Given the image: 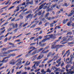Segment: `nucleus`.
I'll list each match as a JSON object with an SVG mask.
<instances>
[{
  "mask_svg": "<svg viewBox=\"0 0 74 74\" xmlns=\"http://www.w3.org/2000/svg\"><path fill=\"white\" fill-rule=\"evenodd\" d=\"M49 24V22H48L47 23H46L45 25V26H47V25H48Z\"/></svg>",
  "mask_w": 74,
  "mask_h": 74,
  "instance_id": "obj_39",
  "label": "nucleus"
},
{
  "mask_svg": "<svg viewBox=\"0 0 74 74\" xmlns=\"http://www.w3.org/2000/svg\"><path fill=\"white\" fill-rule=\"evenodd\" d=\"M11 52L10 50H8L7 52L2 53V55H4L3 56H1V57H4V56H8V53H10Z\"/></svg>",
  "mask_w": 74,
  "mask_h": 74,
  "instance_id": "obj_1",
  "label": "nucleus"
},
{
  "mask_svg": "<svg viewBox=\"0 0 74 74\" xmlns=\"http://www.w3.org/2000/svg\"><path fill=\"white\" fill-rule=\"evenodd\" d=\"M67 21H68V19H64L63 21V24H65L66 23H67Z\"/></svg>",
  "mask_w": 74,
  "mask_h": 74,
  "instance_id": "obj_14",
  "label": "nucleus"
},
{
  "mask_svg": "<svg viewBox=\"0 0 74 74\" xmlns=\"http://www.w3.org/2000/svg\"><path fill=\"white\" fill-rule=\"evenodd\" d=\"M36 26V25L34 24L32 26H31L30 27V28H33V27H34Z\"/></svg>",
  "mask_w": 74,
  "mask_h": 74,
  "instance_id": "obj_41",
  "label": "nucleus"
},
{
  "mask_svg": "<svg viewBox=\"0 0 74 74\" xmlns=\"http://www.w3.org/2000/svg\"><path fill=\"white\" fill-rule=\"evenodd\" d=\"M20 8H21V9H22L23 10H24L25 9V7H21Z\"/></svg>",
  "mask_w": 74,
  "mask_h": 74,
  "instance_id": "obj_60",
  "label": "nucleus"
},
{
  "mask_svg": "<svg viewBox=\"0 0 74 74\" xmlns=\"http://www.w3.org/2000/svg\"><path fill=\"white\" fill-rule=\"evenodd\" d=\"M53 35L52 34L47 35L45 36V38H47L46 39V40H49L51 38H53Z\"/></svg>",
  "mask_w": 74,
  "mask_h": 74,
  "instance_id": "obj_2",
  "label": "nucleus"
},
{
  "mask_svg": "<svg viewBox=\"0 0 74 74\" xmlns=\"http://www.w3.org/2000/svg\"><path fill=\"white\" fill-rule=\"evenodd\" d=\"M46 40H46V39H44L41 42H45V41H46Z\"/></svg>",
  "mask_w": 74,
  "mask_h": 74,
  "instance_id": "obj_47",
  "label": "nucleus"
},
{
  "mask_svg": "<svg viewBox=\"0 0 74 74\" xmlns=\"http://www.w3.org/2000/svg\"><path fill=\"white\" fill-rule=\"evenodd\" d=\"M26 4V2H24L22 4V5H25Z\"/></svg>",
  "mask_w": 74,
  "mask_h": 74,
  "instance_id": "obj_56",
  "label": "nucleus"
},
{
  "mask_svg": "<svg viewBox=\"0 0 74 74\" xmlns=\"http://www.w3.org/2000/svg\"><path fill=\"white\" fill-rule=\"evenodd\" d=\"M15 56V54H10L9 56L7 57V58H10L11 56Z\"/></svg>",
  "mask_w": 74,
  "mask_h": 74,
  "instance_id": "obj_11",
  "label": "nucleus"
},
{
  "mask_svg": "<svg viewBox=\"0 0 74 74\" xmlns=\"http://www.w3.org/2000/svg\"><path fill=\"white\" fill-rule=\"evenodd\" d=\"M47 73H51V71L49 69V68H48L47 69L46 71Z\"/></svg>",
  "mask_w": 74,
  "mask_h": 74,
  "instance_id": "obj_22",
  "label": "nucleus"
},
{
  "mask_svg": "<svg viewBox=\"0 0 74 74\" xmlns=\"http://www.w3.org/2000/svg\"><path fill=\"white\" fill-rule=\"evenodd\" d=\"M5 29H4L3 31H2V32H1V33L0 34H3V33H4V32H5Z\"/></svg>",
  "mask_w": 74,
  "mask_h": 74,
  "instance_id": "obj_37",
  "label": "nucleus"
},
{
  "mask_svg": "<svg viewBox=\"0 0 74 74\" xmlns=\"http://www.w3.org/2000/svg\"><path fill=\"white\" fill-rule=\"evenodd\" d=\"M70 60V58H68L66 59V62H67L68 60Z\"/></svg>",
  "mask_w": 74,
  "mask_h": 74,
  "instance_id": "obj_61",
  "label": "nucleus"
},
{
  "mask_svg": "<svg viewBox=\"0 0 74 74\" xmlns=\"http://www.w3.org/2000/svg\"><path fill=\"white\" fill-rule=\"evenodd\" d=\"M49 52V50H47L45 51L43 53H47V52Z\"/></svg>",
  "mask_w": 74,
  "mask_h": 74,
  "instance_id": "obj_33",
  "label": "nucleus"
},
{
  "mask_svg": "<svg viewBox=\"0 0 74 74\" xmlns=\"http://www.w3.org/2000/svg\"><path fill=\"white\" fill-rule=\"evenodd\" d=\"M10 26H12V29H15V24L13 23H10L9 24Z\"/></svg>",
  "mask_w": 74,
  "mask_h": 74,
  "instance_id": "obj_9",
  "label": "nucleus"
},
{
  "mask_svg": "<svg viewBox=\"0 0 74 74\" xmlns=\"http://www.w3.org/2000/svg\"><path fill=\"white\" fill-rule=\"evenodd\" d=\"M43 7H44V5L43 4L42 5H41L40 7L38 9V10L39 11L40 10H41L42 8H43Z\"/></svg>",
  "mask_w": 74,
  "mask_h": 74,
  "instance_id": "obj_18",
  "label": "nucleus"
},
{
  "mask_svg": "<svg viewBox=\"0 0 74 74\" xmlns=\"http://www.w3.org/2000/svg\"><path fill=\"white\" fill-rule=\"evenodd\" d=\"M29 19H32V18L33 17V15H32L31 14H29L26 16V18L27 19H28V18H29Z\"/></svg>",
  "mask_w": 74,
  "mask_h": 74,
  "instance_id": "obj_6",
  "label": "nucleus"
},
{
  "mask_svg": "<svg viewBox=\"0 0 74 74\" xmlns=\"http://www.w3.org/2000/svg\"><path fill=\"white\" fill-rule=\"evenodd\" d=\"M54 24V23H51L50 24V27H53V25Z\"/></svg>",
  "mask_w": 74,
  "mask_h": 74,
  "instance_id": "obj_30",
  "label": "nucleus"
},
{
  "mask_svg": "<svg viewBox=\"0 0 74 74\" xmlns=\"http://www.w3.org/2000/svg\"><path fill=\"white\" fill-rule=\"evenodd\" d=\"M74 67L73 66H72L71 67V69H69V73H70L71 74H74V71H72V70L73 69Z\"/></svg>",
  "mask_w": 74,
  "mask_h": 74,
  "instance_id": "obj_8",
  "label": "nucleus"
},
{
  "mask_svg": "<svg viewBox=\"0 0 74 74\" xmlns=\"http://www.w3.org/2000/svg\"><path fill=\"white\" fill-rule=\"evenodd\" d=\"M43 17V15H42L39 18V19H40V21H44V22H47V21L45 19V18H42Z\"/></svg>",
  "mask_w": 74,
  "mask_h": 74,
  "instance_id": "obj_5",
  "label": "nucleus"
},
{
  "mask_svg": "<svg viewBox=\"0 0 74 74\" xmlns=\"http://www.w3.org/2000/svg\"><path fill=\"white\" fill-rule=\"evenodd\" d=\"M72 60H73V58H71L70 59L69 62H68L67 63H68L69 64L71 62V64H72V63H73V62H71Z\"/></svg>",
  "mask_w": 74,
  "mask_h": 74,
  "instance_id": "obj_19",
  "label": "nucleus"
},
{
  "mask_svg": "<svg viewBox=\"0 0 74 74\" xmlns=\"http://www.w3.org/2000/svg\"><path fill=\"white\" fill-rule=\"evenodd\" d=\"M60 71L61 72H64V70H60Z\"/></svg>",
  "mask_w": 74,
  "mask_h": 74,
  "instance_id": "obj_64",
  "label": "nucleus"
},
{
  "mask_svg": "<svg viewBox=\"0 0 74 74\" xmlns=\"http://www.w3.org/2000/svg\"><path fill=\"white\" fill-rule=\"evenodd\" d=\"M70 53L71 52L70 51V50H69L66 52V53H68V55H69Z\"/></svg>",
  "mask_w": 74,
  "mask_h": 74,
  "instance_id": "obj_25",
  "label": "nucleus"
},
{
  "mask_svg": "<svg viewBox=\"0 0 74 74\" xmlns=\"http://www.w3.org/2000/svg\"><path fill=\"white\" fill-rule=\"evenodd\" d=\"M19 10V9H17L16 10H15L14 11V12H18V11Z\"/></svg>",
  "mask_w": 74,
  "mask_h": 74,
  "instance_id": "obj_43",
  "label": "nucleus"
},
{
  "mask_svg": "<svg viewBox=\"0 0 74 74\" xmlns=\"http://www.w3.org/2000/svg\"><path fill=\"white\" fill-rule=\"evenodd\" d=\"M35 38V37H32L30 38V40H33V39H34V38Z\"/></svg>",
  "mask_w": 74,
  "mask_h": 74,
  "instance_id": "obj_35",
  "label": "nucleus"
},
{
  "mask_svg": "<svg viewBox=\"0 0 74 74\" xmlns=\"http://www.w3.org/2000/svg\"><path fill=\"white\" fill-rule=\"evenodd\" d=\"M55 59H56V56H55L52 60H51L48 61L47 62L48 63H49L51 62H52L53 60H54V59L55 60Z\"/></svg>",
  "mask_w": 74,
  "mask_h": 74,
  "instance_id": "obj_16",
  "label": "nucleus"
},
{
  "mask_svg": "<svg viewBox=\"0 0 74 74\" xmlns=\"http://www.w3.org/2000/svg\"><path fill=\"white\" fill-rule=\"evenodd\" d=\"M10 52H13V51H17V49H13V50H10Z\"/></svg>",
  "mask_w": 74,
  "mask_h": 74,
  "instance_id": "obj_46",
  "label": "nucleus"
},
{
  "mask_svg": "<svg viewBox=\"0 0 74 74\" xmlns=\"http://www.w3.org/2000/svg\"><path fill=\"white\" fill-rule=\"evenodd\" d=\"M44 57V56L42 54H41L40 56L37 58V59H40L41 58H42V57Z\"/></svg>",
  "mask_w": 74,
  "mask_h": 74,
  "instance_id": "obj_15",
  "label": "nucleus"
},
{
  "mask_svg": "<svg viewBox=\"0 0 74 74\" xmlns=\"http://www.w3.org/2000/svg\"><path fill=\"white\" fill-rule=\"evenodd\" d=\"M15 61L14 59L12 60H11L10 62V64H12V65H14L15 64L14 62Z\"/></svg>",
  "mask_w": 74,
  "mask_h": 74,
  "instance_id": "obj_10",
  "label": "nucleus"
},
{
  "mask_svg": "<svg viewBox=\"0 0 74 74\" xmlns=\"http://www.w3.org/2000/svg\"><path fill=\"white\" fill-rule=\"evenodd\" d=\"M47 7H48V6H47V5H45V6H44L43 9H45V8H47Z\"/></svg>",
  "mask_w": 74,
  "mask_h": 74,
  "instance_id": "obj_59",
  "label": "nucleus"
},
{
  "mask_svg": "<svg viewBox=\"0 0 74 74\" xmlns=\"http://www.w3.org/2000/svg\"><path fill=\"white\" fill-rule=\"evenodd\" d=\"M71 12H72V15L74 14V10H72Z\"/></svg>",
  "mask_w": 74,
  "mask_h": 74,
  "instance_id": "obj_62",
  "label": "nucleus"
},
{
  "mask_svg": "<svg viewBox=\"0 0 74 74\" xmlns=\"http://www.w3.org/2000/svg\"><path fill=\"white\" fill-rule=\"evenodd\" d=\"M21 74V71L17 72L16 73V74Z\"/></svg>",
  "mask_w": 74,
  "mask_h": 74,
  "instance_id": "obj_42",
  "label": "nucleus"
},
{
  "mask_svg": "<svg viewBox=\"0 0 74 74\" xmlns=\"http://www.w3.org/2000/svg\"><path fill=\"white\" fill-rule=\"evenodd\" d=\"M36 43H33L30 44V45H35Z\"/></svg>",
  "mask_w": 74,
  "mask_h": 74,
  "instance_id": "obj_57",
  "label": "nucleus"
},
{
  "mask_svg": "<svg viewBox=\"0 0 74 74\" xmlns=\"http://www.w3.org/2000/svg\"><path fill=\"white\" fill-rule=\"evenodd\" d=\"M35 69H37V67H36V64H34L33 66L32 67V68H34Z\"/></svg>",
  "mask_w": 74,
  "mask_h": 74,
  "instance_id": "obj_27",
  "label": "nucleus"
},
{
  "mask_svg": "<svg viewBox=\"0 0 74 74\" xmlns=\"http://www.w3.org/2000/svg\"><path fill=\"white\" fill-rule=\"evenodd\" d=\"M18 24H16L15 27L16 28V27H18Z\"/></svg>",
  "mask_w": 74,
  "mask_h": 74,
  "instance_id": "obj_63",
  "label": "nucleus"
},
{
  "mask_svg": "<svg viewBox=\"0 0 74 74\" xmlns=\"http://www.w3.org/2000/svg\"><path fill=\"white\" fill-rule=\"evenodd\" d=\"M28 62H29V61H27L25 63V66H28L29 65V64H30V63L29 62V63L27 64V63H28Z\"/></svg>",
  "mask_w": 74,
  "mask_h": 74,
  "instance_id": "obj_21",
  "label": "nucleus"
},
{
  "mask_svg": "<svg viewBox=\"0 0 74 74\" xmlns=\"http://www.w3.org/2000/svg\"><path fill=\"white\" fill-rule=\"evenodd\" d=\"M69 67V65L68 64V65H67L66 66V69H68V68Z\"/></svg>",
  "mask_w": 74,
  "mask_h": 74,
  "instance_id": "obj_54",
  "label": "nucleus"
},
{
  "mask_svg": "<svg viewBox=\"0 0 74 74\" xmlns=\"http://www.w3.org/2000/svg\"><path fill=\"white\" fill-rule=\"evenodd\" d=\"M14 7V6H12L10 7L9 9V10H11V9H12V8H13Z\"/></svg>",
  "mask_w": 74,
  "mask_h": 74,
  "instance_id": "obj_51",
  "label": "nucleus"
},
{
  "mask_svg": "<svg viewBox=\"0 0 74 74\" xmlns=\"http://www.w3.org/2000/svg\"><path fill=\"white\" fill-rule=\"evenodd\" d=\"M9 45H14L11 42L9 43Z\"/></svg>",
  "mask_w": 74,
  "mask_h": 74,
  "instance_id": "obj_55",
  "label": "nucleus"
},
{
  "mask_svg": "<svg viewBox=\"0 0 74 74\" xmlns=\"http://www.w3.org/2000/svg\"><path fill=\"white\" fill-rule=\"evenodd\" d=\"M53 9H48L47 10V11H48V12H49V11H51V10H52Z\"/></svg>",
  "mask_w": 74,
  "mask_h": 74,
  "instance_id": "obj_38",
  "label": "nucleus"
},
{
  "mask_svg": "<svg viewBox=\"0 0 74 74\" xmlns=\"http://www.w3.org/2000/svg\"><path fill=\"white\" fill-rule=\"evenodd\" d=\"M24 23H20L19 24V26L20 27H21V26H22V24Z\"/></svg>",
  "mask_w": 74,
  "mask_h": 74,
  "instance_id": "obj_45",
  "label": "nucleus"
},
{
  "mask_svg": "<svg viewBox=\"0 0 74 74\" xmlns=\"http://www.w3.org/2000/svg\"><path fill=\"white\" fill-rule=\"evenodd\" d=\"M16 47L15 46H10V47H8L7 48H3L2 49V51H3L4 52H5L7 49H9V48H12V47L13 48H14V47Z\"/></svg>",
  "mask_w": 74,
  "mask_h": 74,
  "instance_id": "obj_4",
  "label": "nucleus"
},
{
  "mask_svg": "<svg viewBox=\"0 0 74 74\" xmlns=\"http://www.w3.org/2000/svg\"><path fill=\"white\" fill-rule=\"evenodd\" d=\"M44 48H42L41 49H39V52H40V51H41Z\"/></svg>",
  "mask_w": 74,
  "mask_h": 74,
  "instance_id": "obj_52",
  "label": "nucleus"
},
{
  "mask_svg": "<svg viewBox=\"0 0 74 74\" xmlns=\"http://www.w3.org/2000/svg\"><path fill=\"white\" fill-rule=\"evenodd\" d=\"M72 34V33L71 32H69L67 33V34Z\"/></svg>",
  "mask_w": 74,
  "mask_h": 74,
  "instance_id": "obj_50",
  "label": "nucleus"
},
{
  "mask_svg": "<svg viewBox=\"0 0 74 74\" xmlns=\"http://www.w3.org/2000/svg\"><path fill=\"white\" fill-rule=\"evenodd\" d=\"M67 25L68 26H71V23L70 22H68L67 24Z\"/></svg>",
  "mask_w": 74,
  "mask_h": 74,
  "instance_id": "obj_23",
  "label": "nucleus"
},
{
  "mask_svg": "<svg viewBox=\"0 0 74 74\" xmlns=\"http://www.w3.org/2000/svg\"><path fill=\"white\" fill-rule=\"evenodd\" d=\"M58 16H55V17L53 16L51 17V18H52V19H56V18H58Z\"/></svg>",
  "mask_w": 74,
  "mask_h": 74,
  "instance_id": "obj_26",
  "label": "nucleus"
},
{
  "mask_svg": "<svg viewBox=\"0 0 74 74\" xmlns=\"http://www.w3.org/2000/svg\"><path fill=\"white\" fill-rule=\"evenodd\" d=\"M27 24H28V23H25V24H24L23 25V27H25V26H26V25H27Z\"/></svg>",
  "mask_w": 74,
  "mask_h": 74,
  "instance_id": "obj_48",
  "label": "nucleus"
},
{
  "mask_svg": "<svg viewBox=\"0 0 74 74\" xmlns=\"http://www.w3.org/2000/svg\"><path fill=\"white\" fill-rule=\"evenodd\" d=\"M40 69H36L35 70V72L37 73V71H40Z\"/></svg>",
  "mask_w": 74,
  "mask_h": 74,
  "instance_id": "obj_36",
  "label": "nucleus"
},
{
  "mask_svg": "<svg viewBox=\"0 0 74 74\" xmlns=\"http://www.w3.org/2000/svg\"><path fill=\"white\" fill-rule=\"evenodd\" d=\"M33 0H32V1H31V2H30V3H29V4H31V5H32L33 4Z\"/></svg>",
  "mask_w": 74,
  "mask_h": 74,
  "instance_id": "obj_32",
  "label": "nucleus"
},
{
  "mask_svg": "<svg viewBox=\"0 0 74 74\" xmlns=\"http://www.w3.org/2000/svg\"><path fill=\"white\" fill-rule=\"evenodd\" d=\"M59 46L58 45H57L56 46L55 45H54L52 46L51 48V49H53L56 48H57L56 50V52H57V51H58V48H59Z\"/></svg>",
  "mask_w": 74,
  "mask_h": 74,
  "instance_id": "obj_3",
  "label": "nucleus"
},
{
  "mask_svg": "<svg viewBox=\"0 0 74 74\" xmlns=\"http://www.w3.org/2000/svg\"><path fill=\"white\" fill-rule=\"evenodd\" d=\"M10 0H9L6 3H5V5H7L9 3H10Z\"/></svg>",
  "mask_w": 74,
  "mask_h": 74,
  "instance_id": "obj_34",
  "label": "nucleus"
},
{
  "mask_svg": "<svg viewBox=\"0 0 74 74\" xmlns=\"http://www.w3.org/2000/svg\"><path fill=\"white\" fill-rule=\"evenodd\" d=\"M32 11H31L30 10H29V11L25 12L24 13V14L25 15H27V14H32Z\"/></svg>",
  "mask_w": 74,
  "mask_h": 74,
  "instance_id": "obj_13",
  "label": "nucleus"
},
{
  "mask_svg": "<svg viewBox=\"0 0 74 74\" xmlns=\"http://www.w3.org/2000/svg\"><path fill=\"white\" fill-rule=\"evenodd\" d=\"M42 25V22L40 21L39 23V25Z\"/></svg>",
  "mask_w": 74,
  "mask_h": 74,
  "instance_id": "obj_58",
  "label": "nucleus"
},
{
  "mask_svg": "<svg viewBox=\"0 0 74 74\" xmlns=\"http://www.w3.org/2000/svg\"><path fill=\"white\" fill-rule=\"evenodd\" d=\"M7 58H8L7 57H5V58H3V60L2 61H1V62L2 63H7V62H8V59H7L5 60L6 59H7Z\"/></svg>",
  "mask_w": 74,
  "mask_h": 74,
  "instance_id": "obj_7",
  "label": "nucleus"
},
{
  "mask_svg": "<svg viewBox=\"0 0 74 74\" xmlns=\"http://www.w3.org/2000/svg\"><path fill=\"white\" fill-rule=\"evenodd\" d=\"M46 19H48V20H51V19H52V17H49V18H48V17H47L46 18Z\"/></svg>",
  "mask_w": 74,
  "mask_h": 74,
  "instance_id": "obj_31",
  "label": "nucleus"
},
{
  "mask_svg": "<svg viewBox=\"0 0 74 74\" xmlns=\"http://www.w3.org/2000/svg\"><path fill=\"white\" fill-rule=\"evenodd\" d=\"M34 1L36 2V4H37L38 2V0H34Z\"/></svg>",
  "mask_w": 74,
  "mask_h": 74,
  "instance_id": "obj_44",
  "label": "nucleus"
},
{
  "mask_svg": "<svg viewBox=\"0 0 74 74\" xmlns=\"http://www.w3.org/2000/svg\"><path fill=\"white\" fill-rule=\"evenodd\" d=\"M22 60V58H21L19 59H18L17 60V61L18 62H20V61H21V60Z\"/></svg>",
  "mask_w": 74,
  "mask_h": 74,
  "instance_id": "obj_40",
  "label": "nucleus"
},
{
  "mask_svg": "<svg viewBox=\"0 0 74 74\" xmlns=\"http://www.w3.org/2000/svg\"><path fill=\"white\" fill-rule=\"evenodd\" d=\"M34 49H35V47H30L29 48V49H32V50H33V51Z\"/></svg>",
  "mask_w": 74,
  "mask_h": 74,
  "instance_id": "obj_20",
  "label": "nucleus"
},
{
  "mask_svg": "<svg viewBox=\"0 0 74 74\" xmlns=\"http://www.w3.org/2000/svg\"><path fill=\"white\" fill-rule=\"evenodd\" d=\"M45 45V43H44L42 44L41 45V46L42 47H44V45Z\"/></svg>",
  "mask_w": 74,
  "mask_h": 74,
  "instance_id": "obj_53",
  "label": "nucleus"
},
{
  "mask_svg": "<svg viewBox=\"0 0 74 74\" xmlns=\"http://www.w3.org/2000/svg\"><path fill=\"white\" fill-rule=\"evenodd\" d=\"M34 30H36L35 31L36 32H39V31L41 30V28L39 27H37Z\"/></svg>",
  "mask_w": 74,
  "mask_h": 74,
  "instance_id": "obj_12",
  "label": "nucleus"
},
{
  "mask_svg": "<svg viewBox=\"0 0 74 74\" xmlns=\"http://www.w3.org/2000/svg\"><path fill=\"white\" fill-rule=\"evenodd\" d=\"M19 17H20L21 18V19H23V17L22 16V15H20V16H19Z\"/></svg>",
  "mask_w": 74,
  "mask_h": 74,
  "instance_id": "obj_49",
  "label": "nucleus"
},
{
  "mask_svg": "<svg viewBox=\"0 0 74 74\" xmlns=\"http://www.w3.org/2000/svg\"><path fill=\"white\" fill-rule=\"evenodd\" d=\"M68 37H69L68 36H67L66 37H64L63 38V41H65V40H67Z\"/></svg>",
  "mask_w": 74,
  "mask_h": 74,
  "instance_id": "obj_24",
  "label": "nucleus"
},
{
  "mask_svg": "<svg viewBox=\"0 0 74 74\" xmlns=\"http://www.w3.org/2000/svg\"><path fill=\"white\" fill-rule=\"evenodd\" d=\"M49 14V13H47L45 16V18H48L47 16H48Z\"/></svg>",
  "mask_w": 74,
  "mask_h": 74,
  "instance_id": "obj_29",
  "label": "nucleus"
},
{
  "mask_svg": "<svg viewBox=\"0 0 74 74\" xmlns=\"http://www.w3.org/2000/svg\"><path fill=\"white\" fill-rule=\"evenodd\" d=\"M38 52L37 51V50L33 52L31 54L32 55H35L36 53H38Z\"/></svg>",
  "mask_w": 74,
  "mask_h": 74,
  "instance_id": "obj_17",
  "label": "nucleus"
},
{
  "mask_svg": "<svg viewBox=\"0 0 74 74\" xmlns=\"http://www.w3.org/2000/svg\"><path fill=\"white\" fill-rule=\"evenodd\" d=\"M12 29V28H10L9 29H8V32H10V31H11V30Z\"/></svg>",
  "mask_w": 74,
  "mask_h": 74,
  "instance_id": "obj_28",
  "label": "nucleus"
}]
</instances>
